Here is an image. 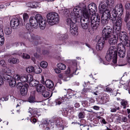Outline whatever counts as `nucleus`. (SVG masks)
Segmentation results:
<instances>
[{
	"mask_svg": "<svg viewBox=\"0 0 130 130\" xmlns=\"http://www.w3.org/2000/svg\"><path fill=\"white\" fill-rule=\"evenodd\" d=\"M84 4H80L79 6H76L74 10V13L71 14V19H68L67 21L70 23H75L80 22L82 28L85 30L89 27L90 22V14L88 12Z\"/></svg>",
	"mask_w": 130,
	"mask_h": 130,
	"instance_id": "1",
	"label": "nucleus"
},
{
	"mask_svg": "<svg viewBox=\"0 0 130 130\" xmlns=\"http://www.w3.org/2000/svg\"><path fill=\"white\" fill-rule=\"evenodd\" d=\"M46 17L47 22L51 25L57 24L59 21V17L58 14L56 12L49 13L47 14Z\"/></svg>",
	"mask_w": 130,
	"mask_h": 130,
	"instance_id": "2",
	"label": "nucleus"
},
{
	"mask_svg": "<svg viewBox=\"0 0 130 130\" xmlns=\"http://www.w3.org/2000/svg\"><path fill=\"white\" fill-rule=\"evenodd\" d=\"M113 29V28L110 26H107L104 27L103 30L102 32L101 38L106 40H107L109 38L111 37L112 35L113 32H116V31Z\"/></svg>",
	"mask_w": 130,
	"mask_h": 130,
	"instance_id": "3",
	"label": "nucleus"
},
{
	"mask_svg": "<svg viewBox=\"0 0 130 130\" xmlns=\"http://www.w3.org/2000/svg\"><path fill=\"white\" fill-rule=\"evenodd\" d=\"M10 24L11 26L15 29L18 28L19 26H24L25 25L22 19L19 15L11 19Z\"/></svg>",
	"mask_w": 130,
	"mask_h": 130,
	"instance_id": "4",
	"label": "nucleus"
},
{
	"mask_svg": "<svg viewBox=\"0 0 130 130\" xmlns=\"http://www.w3.org/2000/svg\"><path fill=\"white\" fill-rule=\"evenodd\" d=\"M40 16V14H37L36 15L35 17H31L30 18V23L32 27L35 29H37L38 27L39 21L41 18Z\"/></svg>",
	"mask_w": 130,
	"mask_h": 130,
	"instance_id": "5",
	"label": "nucleus"
},
{
	"mask_svg": "<svg viewBox=\"0 0 130 130\" xmlns=\"http://www.w3.org/2000/svg\"><path fill=\"white\" fill-rule=\"evenodd\" d=\"M107 53L112 56V62L113 63H116L117 60V54L116 47L114 46H110L107 52Z\"/></svg>",
	"mask_w": 130,
	"mask_h": 130,
	"instance_id": "6",
	"label": "nucleus"
},
{
	"mask_svg": "<svg viewBox=\"0 0 130 130\" xmlns=\"http://www.w3.org/2000/svg\"><path fill=\"white\" fill-rule=\"evenodd\" d=\"M67 24L68 25H70V31L71 34L73 36H76L78 35V27L75 23H73L72 22L70 23L67 22Z\"/></svg>",
	"mask_w": 130,
	"mask_h": 130,
	"instance_id": "7",
	"label": "nucleus"
},
{
	"mask_svg": "<svg viewBox=\"0 0 130 130\" xmlns=\"http://www.w3.org/2000/svg\"><path fill=\"white\" fill-rule=\"evenodd\" d=\"M84 4L86 6L85 4L83 3H80L79 5L77 6H79L80 4ZM86 8V6H85ZM88 9L89 12H88L87 9L86 8L88 12L90 14V16L91 15H93V14H95L96 12L97 11V7L96 4L93 3H91V4H89L88 6Z\"/></svg>",
	"mask_w": 130,
	"mask_h": 130,
	"instance_id": "8",
	"label": "nucleus"
},
{
	"mask_svg": "<svg viewBox=\"0 0 130 130\" xmlns=\"http://www.w3.org/2000/svg\"><path fill=\"white\" fill-rule=\"evenodd\" d=\"M123 7L121 3L117 4L112 11V12L116 13L120 16L123 14Z\"/></svg>",
	"mask_w": 130,
	"mask_h": 130,
	"instance_id": "9",
	"label": "nucleus"
},
{
	"mask_svg": "<svg viewBox=\"0 0 130 130\" xmlns=\"http://www.w3.org/2000/svg\"><path fill=\"white\" fill-rule=\"evenodd\" d=\"M109 100V98L108 95L106 94L100 95L96 99L98 103L100 104H104L108 102Z\"/></svg>",
	"mask_w": 130,
	"mask_h": 130,
	"instance_id": "10",
	"label": "nucleus"
},
{
	"mask_svg": "<svg viewBox=\"0 0 130 130\" xmlns=\"http://www.w3.org/2000/svg\"><path fill=\"white\" fill-rule=\"evenodd\" d=\"M115 24V26L113 27V29L116 31V33L117 31H120L121 30L122 26V18L121 17H118Z\"/></svg>",
	"mask_w": 130,
	"mask_h": 130,
	"instance_id": "11",
	"label": "nucleus"
},
{
	"mask_svg": "<svg viewBox=\"0 0 130 130\" xmlns=\"http://www.w3.org/2000/svg\"><path fill=\"white\" fill-rule=\"evenodd\" d=\"M19 35L20 37L22 39L28 40L31 42H32V40L35 39L34 37L32 36L30 33L22 32L20 33Z\"/></svg>",
	"mask_w": 130,
	"mask_h": 130,
	"instance_id": "12",
	"label": "nucleus"
},
{
	"mask_svg": "<svg viewBox=\"0 0 130 130\" xmlns=\"http://www.w3.org/2000/svg\"><path fill=\"white\" fill-rule=\"evenodd\" d=\"M106 40L101 37L96 45V49L98 51L102 50L104 46L105 41Z\"/></svg>",
	"mask_w": 130,
	"mask_h": 130,
	"instance_id": "13",
	"label": "nucleus"
},
{
	"mask_svg": "<svg viewBox=\"0 0 130 130\" xmlns=\"http://www.w3.org/2000/svg\"><path fill=\"white\" fill-rule=\"evenodd\" d=\"M118 34L120 40L126 41L128 39V37L127 34L125 31L120 32L119 34L118 32L116 34Z\"/></svg>",
	"mask_w": 130,
	"mask_h": 130,
	"instance_id": "14",
	"label": "nucleus"
},
{
	"mask_svg": "<svg viewBox=\"0 0 130 130\" xmlns=\"http://www.w3.org/2000/svg\"><path fill=\"white\" fill-rule=\"evenodd\" d=\"M29 85L26 83L23 85V86L21 87L20 89V93L22 96L27 95L28 92V89L29 88Z\"/></svg>",
	"mask_w": 130,
	"mask_h": 130,
	"instance_id": "15",
	"label": "nucleus"
},
{
	"mask_svg": "<svg viewBox=\"0 0 130 130\" xmlns=\"http://www.w3.org/2000/svg\"><path fill=\"white\" fill-rule=\"evenodd\" d=\"M99 12L101 14H102L101 17L104 18L110 19L111 15L109 10H100L99 11Z\"/></svg>",
	"mask_w": 130,
	"mask_h": 130,
	"instance_id": "16",
	"label": "nucleus"
},
{
	"mask_svg": "<svg viewBox=\"0 0 130 130\" xmlns=\"http://www.w3.org/2000/svg\"><path fill=\"white\" fill-rule=\"evenodd\" d=\"M41 19H40L39 24L40 28L42 29H45L47 23V22L45 19H43L42 16L40 14Z\"/></svg>",
	"mask_w": 130,
	"mask_h": 130,
	"instance_id": "17",
	"label": "nucleus"
},
{
	"mask_svg": "<svg viewBox=\"0 0 130 130\" xmlns=\"http://www.w3.org/2000/svg\"><path fill=\"white\" fill-rule=\"evenodd\" d=\"M28 112L30 113L31 115L33 116L36 117V118L39 117L40 115V113L39 110L37 108L30 109Z\"/></svg>",
	"mask_w": 130,
	"mask_h": 130,
	"instance_id": "18",
	"label": "nucleus"
},
{
	"mask_svg": "<svg viewBox=\"0 0 130 130\" xmlns=\"http://www.w3.org/2000/svg\"><path fill=\"white\" fill-rule=\"evenodd\" d=\"M100 19L99 18L96 22H95L94 21H91V26L93 30H96L98 29L100 24Z\"/></svg>",
	"mask_w": 130,
	"mask_h": 130,
	"instance_id": "19",
	"label": "nucleus"
},
{
	"mask_svg": "<svg viewBox=\"0 0 130 130\" xmlns=\"http://www.w3.org/2000/svg\"><path fill=\"white\" fill-rule=\"evenodd\" d=\"M27 101L30 103L35 102H40L41 101H37L36 99L35 94L34 93H31L30 96L27 99Z\"/></svg>",
	"mask_w": 130,
	"mask_h": 130,
	"instance_id": "20",
	"label": "nucleus"
},
{
	"mask_svg": "<svg viewBox=\"0 0 130 130\" xmlns=\"http://www.w3.org/2000/svg\"><path fill=\"white\" fill-rule=\"evenodd\" d=\"M108 42L111 45H114L117 43L118 38L116 37L115 35H112L111 37L109 38Z\"/></svg>",
	"mask_w": 130,
	"mask_h": 130,
	"instance_id": "21",
	"label": "nucleus"
},
{
	"mask_svg": "<svg viewBox=\"0 0 130 130\" xmlns=\"http://www.w3.org/2000/svg\"><path fill=\"white\" fill-rule=\"evenodd\" d=\"M73 107L69 106L64 108L62 112V115L65 117H67L68 115V112H71L72 110H73Z\"/></svg>",
	"mask_w": 130,
	"mask_h": 130,
	"instance_id": "22",
	"label": "nucleus"
},
{
	"mask_svg": "<svg viewBox=\"0 0 130 130\" xmlns=\"http://www.w3.org/2000/svg\"><path fill=\"white\" fill-rule=\"evenodd\" d=\"M76 6H75V8H74V9H73V12H71L70 15V11L69 10V9H67L66 8L63 11V10H61V11L62 12V14L64 15H65L66 17H69V18H68L67 19V20L68 19H71V14L72 13H75V12L74 11V9H75V8L76 7ZM67 20H66L67 21Z\"/></svg>",
	"mask_w": 130,
	"mask_h": 130,
	"instance_id": "23",
	"label": "nucleus"
},
{
	"mask_svg": "<svg viewBox=\"0 0 130 130\" xmlns=\"http://www.w3.org/2000/svg\"><path fill=\"white\" fill-rule=\"evenodd\" d=\"M55 124L58 127L60 128V129L63 130L64 129V127L61 123L62 120L61 118H56L55 119Z\"/></svg>",
	"mask_w": 130,
	"mask_h": 130,
	"instance_id": "24",
	"label": "nucleus"
},
{
	"mask_svg": "<svg viewBox=\"0 0 130 130\" xmlns=\"http://www.w3.org/2000/svg\"><path fill=\"white\" fill-rule=\"evenodd\" d=\"M125 46H126L124 41H122L121 44H118L117 50L126 51Z\"/></svg>",
	"mask_w": 130,
	"mask_h": 130,
	"instance_id": "25",
	"label": "nucleus"
},
{
	"mask_svg": "<svg viewBox=\"0 0 130 130\" xmlns=\"http://www.w3.org/2000/svg\"><path fill=\"white\" fill-rule=\"evenodd\" d=\"M45 84L46 87L49 89L52 88L54 86L53 82L49 79L46 80L45 82Z\"/></svg>",
	"mask_w": 130,
	"mask_h": 130,
	"instance_id": "26",
	"label": "nucleus"
},
{
	"mask_svg": "<svg viewBox=\"0 0 130 130\" xmlns=\"http://www.w3.org/2000/svg\"><path fill=\"white\" fill-rule=\"evenodd\" d=\"M45 87L41 84H39L36 88L37 91L38 92H42L45 90Z\"/></svg>",
	"mask_w": 130,
	"mask_h": 130,
	"instance_id": "27",
	"label": "nucleus"
},
{
	"mask_svg": "<svg viewBox=\"0 0 130 130\" xmlns=\"http://www.w3.org/2000/svg\"><path fill=\"white\" fill-rule=\"evenodd\" d=\"M108 5L107 3H106L105 1H104V2H103V3H101V8H99V11L100 10H108Z\"/></svg>",
	"mask_w": 130,
	"mask_h": 130,
	"instance_id": "28",
	"label": "nucleus"
},
{
	"mask_svg": "<svg viewBox=\"0 0 130 130\" xmlns=\"http://www.w3.org/2000/svg\"><path fill=\"white\" fill-rule=\"evenodd\" d=\"M27 76V82L28 83H29L31 84H33L34 80L36 81V80L34 79L33 78L32 75H31L29 74L26 75Z\"/></svg>",
	"mask_w": 130,
	"mask_h": 130,
	"instance_id": "29",
	"label": "nucleus"
},
{
	"mask_svg": "<svg viewBox=\"0 0 130 130\" xmlns=\"http://www.w3.org/2000/svg\"><path fill=\"white\" fill-rule=\"evenodd\" d=\"M18 59L15 57H11L8 60V62L13 64L18 63L19 62Z\"/></svg>",
	"mask_w": 130,
	"mask_h": 130,
	"instance_id": "30",
	"label": "nucleus"
},
{
	"mask_svg": "<svg viewBox=\"0 0 130 130\" xmlns=\"http://www.w3.org/2000/svg\"><path fill=\"white\" fill-rule=\"evenodd\" d=\"M8 82L9 86L12 87L15 86L16 84L15 79L13 77H12L11 79H10V80H9Z\"/></svg>",
	"mask_w": 130,
	"mask_h": 130,
	"instance_id": "31",
	"label": "nucleus"
},
{
	"mask_svg": "<svg viewBox=\"0 0 130 130\" xmlns=\"http://www.w3.org/2000/svg\"><path fill=\"white\" fill-rule=\"evenodd\" d=\"M80 123H79L78 124L80 125V126L83 125L84 128V130H86L87 129H89V128H87L86 126H87V125H86L85 124L86 123V120L83 119H82L80 121Z\"/></svg>",
	"mask_w": 130,
	"mask_h": 130,
	"instance_id": "32",
	"label": "nucleus"
},
{
	"mask_svg": "<svg viewBox=\"0 0 130 130\" xmlns=\"http://www.w3.org/2000/svg\"><path fill=\"white\" fill-rule=\"evenodd\" d=\"M124 7L126 10V12H130V2L126 1L124 2Z\"/></svg>",
	"mask_w": 130,
	"mask_h": 130,
	"instance_id": "33",
	"label": "nucleus"
},
{
	"mask_svg": "<svg viewBox=\"0 0 130 130\" xmlns=\"http://www.w3.org/2000/svg\"><path fill=\"white\" fill-rule=\"evenodd\" d=\"M130 12H126L124 21L125 24L130 22Z\"/></svg>",
	"mask_w": 130,
	"mask_h": 130,
	"instance_id": "34",
	"label": "nucleus"
},
{
	"mask_svg": "<svg viewBox=\"0 0 130 130\" xmlns=\"http://www.w3.org/2000/svg\"><path fill=\"white\" fill-rule=\"evenodd\" d=\"M90 18L89 20H90V22L91 21H94V22H96L98 20V18H99L100 19V15L99 14H97V15H91V16H90Z\"/></svg>",
	"mask_w": 130,
	"mask_h": 130,
	"instance_id": "35",
	"label": "nucleus"
},
{
	"mask_svg": "<svg viewBox=\"0 0 130 130\" xmlns=\"http://www.w3.org/2000/svg\"><path fill=\"white\" fill-rule=\"evenodd\" d=\"M112 16L110 17V19L111 20H112V21L115 22L116 20L117 17V18L119 17H120L121 16L117 14V13H116L115 12H112Z\"/></svg>",
	"mask_w": 130,
	"mask_h": 130,
	"instance_id": "36",
	"label": "nucleus"
},
{
	"mask_svg": "<svg viewBox=\"0 0 130 130\" xmlns=\"http://www.w3.org/2000/svg\"><path fill=\"white\" fill-rule=\"evenodd\" d=\"M120 109V107L118 106H116L115 104L113 105L110 108V111L111 112H116L117 110H119Z\"/></svg>",
	"mask_w": 130,
	"mask_h": 130,
	"instance_id": "37",
	"label": "nucleus"
},
{
	"mask_svg": "<svg viewBox=\"0 0 130 130\" xmlns=\"http://www.w3.org/2000/svg\"><path fill=\"white\" fill-rule=\"evenodd\" d=\"M12 29L11 27H6L4 29L5 34L7 35H10L12 32Z\"/></svg>",
	"mask_w": 130,
	"mask_h": 130,
	"instance_id": "38",
	"label": "nucleus"
},
{
	"mask_svg": "<svg viewBox=\"0 0 130 130\" xmlns=\"http://www.w3.org/2000/svg\"><path fill=\"white\" fill-rule=\"evenodd\" d=\"M117 54L121 58H124L125 55V51L117 50Z\"/></svg>",
	"mask_w": 130,
	"mask_h": 130,
	"instance_id": "39",
	"label": "nucleus"
},
{
	"mask_svg": "<svg viewBox=\"0 0 130 130\" xmlns=\"http://www.w3.org/2000/svg\"><path fill=\"white\" fill-rule=\"evenodd\" d=\"M3 76V78L4 80L7 82H8L9 80H10V79H11L12 78L11 75H7L6 73H4Z\"/></svg>",
	"mask_w": 130,
	"mask_h": 130,
	"instance_id": "40",
	"label": "nucleus"
},
{
	"mask_svg": "<svg viewBox=\"0 0 130 130\" xmlns=\"http://www.w3.org/2000/svg\"><path fill=\"white\" fill-rule=\"evenodd\" d=\"M57 66L59 69L62 70H65L66 68V66L62 63L58 64Z\"/></svg>",
	"mask_w": 130,
	"mask_h": 130,
	"instance_id": "41",
	"label": "nucleus"
},
{
	"mask_svg": "<svg viewBox=\"0 0 130 130\" xmlns=\"http://www.w3.org/2000/svg\"><path fill=\"white\" fill-rule=\"evenodd\" d=\"M42 72V70L38 66H36L34 67V72L36 74H39Z\"/></svg>",
	"mask_w": 130,
	"mask_h": 130,
	"instance_id": "42",
	"label": "nucleus"
},
{
	"mask_svg": "<svg viewBox=\"0 0 130 130\" xmlns=\"http://www.w3.org/2000/svg\"><path fill=\"white\" fill-rule=\"evenodd\" d=\"M101 23L103 25L106 24L108 23L109 19L104 18L101 17Z\"/></svg>",
	"mask_w": 130,
	"mask_h": 130,
	"instance_id": "43",
	"label": "nucleus"
},
{
	"mask_svg": "<svg viewBox=\"0 0 130 130\" xmlns=\"http://www.w3.org/2000/svg\"><path fill=\"white\" fill-rule=\"evenodd\" d=\"M29 16L28 14L26 13H24L23 15V17L24 22L23 23L25 24V23L27 22L29 19Z\"/></svg>",
	"mask_w": 130,
	"mask_h": 130,
	"instance_id": "44",
	"label": "nucleus"
},
{
	"mask_svg": "<svg viewBox=\"0 0 130 130\" xmlns=\"http://www.w3.org/2000/svg\"><path fill=\"white\" fill-rule=\"evenodd\" d=\"M82 105L84 107H87L90 106V103L86 101H83L81 102Z\"/></svg>",
	"mask_w": 130,
	"mask_h": 130,
	"instance_id": "45",
	"label": "nucleus"
},
{
	"mask_svg": "<svg viewBox=\"0 0 130 130\" xmlns=\"http://www.w3.org/2000/svg\"><path fill=\"white\" fill-rule=\"evenodd\" d=\"M26 70L28 73L34 72V67L32 66H30L27 68Z\"/></svg>",
	"mask_w": 130,
	"mask_h": 130,
	"instance_id": "46",
	"label": "nucleus"
},
{
	"mask_svg": "<svg viewBox=\"0 0 130 130\" xmlns=\"http://www.w3.org/2000/svg\"><path fill=\"white\" fill-rule=\"evenodd\" d=\"M112 56L107 53L106 54V55L105 57V58L107 61H109L111 60L112 58Z\"/></svg>",
	"mask_w": 130,
	"mask_h": 130,
	"instance_id": "47",
	"label": "nucleus"
},
{
	"mask_svg": "<svg viewBox=\"0 0 130 130\" xmlns=\"http://www.w3.org/2000/svg\"><path fill=\"white\" fill-rule=\"evenodd\" d=\"M42 95L45 98H47L49 96L50 94L49 92L48 91H44L42 92Z\"/></svg>",
	"mask_w": 130,
	"mask_h": 130,
	"instance_id": "48",
	"label": "nucleus"
},
{
	"mask_svg": "<svg viewBox=\"0 0 130 130\" xmlns=\"http://www.w3.org/2000/svg\"><path fill=\"white\" fill-rule=\"evenodd\" d=\"M26 75H24L21 76L20 81L23 83L27 82Z\"/></svg>",
	"mask_w": 130,
	"mask_h": 130,
	"instance_id": "49",
	"label": "nucleus"
},
{
	"mask_svg": "<svg viewBox=\"0 0 130 130\" xmlns=\"http://www.w3.org/2000/svg\"><path fill=\"white\" fill-rule=\"evenodd\" d=\"M106 3H107L109 6H112L114 3V0H105Z\"/></svg>",
	"mask_w": 130,
	"mask_h": 130,
	"instance_id": "50",
	"label": "nucleus"
},
{
	"mask_svg": "<svg viewBox=\"0 0 130 130\" xmlns=\"http://www.w3.org/2000/svg\"><path fill=\"white\" fill-rule=\"evenodd\" d=\"M123 61L122 59H120L118 60V63H117V62L116 63H116V66H123Z\"/></svg>",
	"mask_w": 130,
	"mask_h": 130,
	"instance_id": "51",
	"label": "nucleus"
},
{
	"mask_svg": "<svg viewBox=\"0 0 130 130\" xmlns=\"http://www.w3.org/2000/svg\"><path fill=\"white\" fill-rule=\"evenodd\" d=\"M63 98H59L55 100V101L56 104L60 105L61 104V103L63 101Z\"/></svg>",
	"mask_w": 130,
	"mask_h": 130,
	"instance_id": "52",
	"label": "nucleus"
},
{
	"mask_svg": "<svg viewBox=\"0 0 130 130\" xmlns=\"http://www.w3.org/2000/svg\"><path fill=\"white\" fill-rule=\"evenodd\" d=\"M40 65L42 68H44L47 67V63L46 62L42 61L40 63Z\"/></svg>",
	"mask_w": 130,
	"mask_h": 130,
	"instance_id": "53",
	"label": "nucleus"
},
{
	"mask_svg": "<svg viewBox=\"0 0 130 130\" xmlns=\"http://www.w3.org/2000/svg\"><path fill=\"white\" fill-rule=\"evenodd\" d=\"M60 39L62 41H64L66 39L68 38V36L66 34H62Z\"/></svg>",
	"mask_w": 130,
	"mask_h": 130,
	"instance_id": "54",
	"label": "nucleus"
},
{
	"mask_svg": "<svg viewBox=\"0 0 130 130\" xmlns=\"http://www.w3.org/2000/svg\"><path fill=\"white\" fill-rule=\"evenodd\" d=\"M85 113L84 112H81L79 113L78 117L80 119L82 118L85 117Z\"/></svg>",
	"mask_w": 130,
	"mask_h": 130,
	"instance_id": "55",
	"label": "nucleus"
},
{
	"mask_svg": "<svg viewBox=\"0 0 130 130\" xmlns=\"http://www.w3.org/2000/svg\"><path fill=\"white\" fill-rule=\"evenodd\" d=\"M3 36H0V45H3L4 43L5 39Z\"/></svg>",
	"mask_w": 130,
	"mask_h": 130,
	"instance_id": "56",
	"label": "nucleus"
},
{
	"mask_svg": "<svg viewBox=\"0 0 130 130\" xmlns=\"http://www.w3.org/2000/svg\"><path fill=\"white\" fill-rule=\"evenodd\" d=\"M0 65L3 67H5L6 64L5 61L3 60H1L0 61Z\"/></svg>",
	"mask_w": 130,
	"mask_h": 130,
	"instance_id": "57",
	"label": "nucleus"
},
{
	"mask_svg": "<svg viewBox=\"0 0 130 130\" xmlns=\"http://www.w3.org/2000/svg\"><path fill=\"white\" fill-rule=\"evenodd\" d=\"M22 56L24 59H28L30 58L29 55L25 53H23L22 55Z\"/></svg>",
	"mask_w": 130,
	"mask_h": 130,
	"instance_id": "58",
	"label": "nucleus"
},
{
	"mask_svg": "<svg viewBox=\"0 0 130 130\" xmlns=\"http://www.w3.org/2000/svg\"><path fill=\"white\" fill-rule=\"evenodd\" d=\"M90 89V88H84L83 90V92H82V94H83L84 93L89 92Z\"/></svg>",
	"mask_w": 130,
	"mask_h": 130,
	"instance_id": "59",
	"label": "nucleus"
},
{
	"mask_svg": "<svg viewBox=\"0 0 130 130\" xmlns=\"http://www.w3.org/2000/svg\"><path fill=\"white\" fill-rule=\"evenodd\" d=\"M26 29L28 30H31V25L29 23H27L26 25Z\"/></svg>",
	"mask_w": 130,
	"mask_h": 130,
	"instance_id": "60",
	"label": "nucleus"
},
{
	"mask_svg": "<svg viewBox=\"0 0 130 130\" xmlns=\"http://www.w3.org/2000/svg\"><path fill=\"white\" fill-rule=\"evenodd\" d=\"M23 84L21 82L18 83L17 85V88H19L20 89L21 87L23 86Z\"/></svg>",
	"mask_w": 130,
	"mask_h": 130,
	"instance_id": "61",
	"label": "nucleus"
},
{
	"mask_svg": "<svg viewBox=\"0 0 130 130\" xmlns=\"http://www.w3.org/2000/svg\"><path fill=\"white\" fill-rule=\"evenodd\" d=\"M126 46H129L130 50V39L129 40L128 39L126 41H124Z\"/></svg>",
	"mask_w": 130,
	"mask_h": 130,
	"instance_id": "62",
	"label": "nucleus"
},
{
	"mask_svg": "<svg viewBox=\"0 0 130 130\" xmlns=\"http://www.w3.org/2000/svg\"><path fill=\"white\" fill-rule=\"evenodd\" d=\"M121 104L122 106L126 105L127 104V101L124 100L121 102Z\"/></svg>",
	"mask_w": 130,
	"mask_h": 130,
	"instance_id": "63",
	"label": "nucleus"
},
{
	"mask_svg": "<svg viewBox=\"0 0 130 130\" xmlns=\"http://www.w3.org/2000/svg\"><path fill=\"white\" fill-rule=\"evenodd\" d=\"M49 52L47 50H43L42 51V54L45 55H48L49 53Z\"/></svg>",
	"mask_w": 130,
	"mask_h": 130,
	"instance_id": "64",
	"label": "nucleus"
}]
</instances>
